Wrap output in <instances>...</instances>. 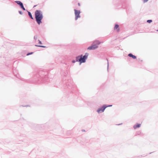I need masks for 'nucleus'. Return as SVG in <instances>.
Returning <instances> with one entry per match:
<instances>
[{"instance_id": "f257e3e1", "label": "nucleus", "mask_w": 158, "mask_h": 158, "mask_svg": "<svg viewBox=\"0 0 158 158\" xmlns=\"http://www.w3.org/2000/svg\"><path fill=\"white\" fill-rule=\"evenodd\" d=\"M48 72L46 71L40 70L34 77L35 80V82L37 83H40L47 80Z\"/></svg>"}, {"instance_id": "f03ea898", "label": "nucleus", "mask_w": 158, "mask_h": 158, "mask_svg": "<svg viewBox=\"0 0 158 158\" xmlns=\"http://www.w3.org/2000/svg\"><path fill=\"white\" fill-rule=\"evenodd\" d=\"M88 55L89 54L88 53H85L84 56L82 55H79L76 57V60H72V62L74 63L76 62H79V65H80L81 63L86 62Z\"/></svg>"}, {"instance_id": "7ed1b4c3", "label": "nucleus", "mask_w": 158, "mask_h": 158, "mask_svg": "<svg viewBox=\"0 0 158 158\" xmlns=\"http://www.w3.org/2000/svg\"><path fill=\"white\" fill-rule=\"evenodd\" d=\"M35 21L38 25L42 23V20L43 18L42 11L40 10H37L35 12Z\"/></svg>"}, {"instance_id": "20e7f679", "label": "nucleus", "mask_w": 158, "mask_h": 158, "mask_svg": "<svg viewBox=\"0 0 158 158\" xmlns=\"http://www.w3.org/2000/svg\"><path fill=\"white\" fill-rule=\"evenodd\" d=\"M66 86L69 89H72L73 88H76V86L74 85L72 80L71 79H68L66 83Z\"/></svg>"}, {"instance_id": "39448f33", "label": "nucleus", "mask_w": 158, "mask_h": 158, "mask_svg": "<svg viewBox=\"0 0 158 158\" xmlns=\"http://www.w3.org/2000/svg\"><path fill=\"white\" fill-rule=\"evenodd\" d=\"M74 10L75 15V19L77 20L78 18L81 17L80 14L81 12L80 10H77L76 9H74Z\"/></svg>"}, {"instance_id": "423d86ee", "label": "nucleus", "mask_w": 158, "mask_h": 158, "mask_svg": "<svg viewBox=\"0 0 158 158\" xmlns=\"http://www.w3.org/2000/svg\"><path fill=\"white\" fill-rule=\"evenodd\" d=\"M106 106H105L104 104L101 107L99 108L97 110V111L98 113H100L104 112L105 109H106Z\"/></svg>"}, {"instance_id": "0eeeda50", "label": "nucleus", "mask_w": 158, "mask_h": 158, "mask_svg": "<svg viewBox=\"0 0 158 158\" xmlns=\"http://www.w3.org/2000/svg\"><path fill=\"white\" fill-rule=\"evenodd\" d=\"M98 47V46L96 44H93L91 45V46L88 47L87 48V49L88 50H94L97 48Z\"/></svg>"}, {"instance_id": "6e6552de", "label": "nucleus", "mask_w": 158, "mask_h": 158, "mask_svg": "<svg viewBox=\"0 0 158 158\" xmlns=\"http://www.w3.org/2000/svg\"><path fill=\"white\" fill-rule=\"evenodd\" d=\"M128 56L132 58V59H135L137 58L136 56L133 55V54L131 53H130L129 54H128Z\"/></svg>"}, {"instance_id": "1a4fd4ad", "label": "nucleus", "mask_w": 158, "mask_h": 158, "mask_svg": "<svg viewBox=\"0 0 158 158\" xmlns=\"http://www.w3.org/2000/svg\"><path fill=\"white\" fill-rule=\"evenodd\" d=\"M114 30H116L117 32H119V26L118 24H115L114 27Z\"/></svg>"}, {"instance_id": "9d476101", "label": "nucleus", "mask_w": 158, "mask_h": 158, "mask_svg": "<svg viewBox=\"0 0 158 158\" xmlns=\"http://www.w3.org/2000/svg\"><path fill=\"white\" fill-rule=\"evenodd\" d=\"M15 2V3H16V4H17L18 5H19V6H21L23 4V3L20 1H16Z\"/></svg>"}, {"instance_id": "9b49d317", "label": "nucleus", "mask_w": 158, "mask_h": 158, "mask_svg": "<svg viewBox=\"0 0 158 158\" xmlns=\"http://www.w3.org/2000/svg\"><path fill=\"white\" fill-rule=\"evenodd\" d=\"M141 126L140 124L137 123L136 124L134 125L133 127L134 129H136L138 128L139 127Z\"/></svg>"}, {"instance_id": "f8f14e48", "label": "nucleus", "mask_w": 158, "mask_h": 158, "mask_svg": "<svg viewBox=\"0 0 158 158\" xmlns=\"http://www.w3.org/2000/svg\"><path fill=\"white\" fill-rule=\"evenodd\" d=\"M13 73L15 76H16L17 77L19 78V74H18V73L16 72L15 70L13 71Z\"/></svg>"}, {"instance_id": "ddd939ff", "label": "nucleus", "mask_w": 158, "mask_h": 158, "mask_svg": "<svg viewBox=\"0 0 158 158\" xmlns=\"http://www.w3.org/2000/svg\"><path fill=\"white\" fill-rule=\"evenodd\" d=\"M27 10L28 12V14L29 17V18L32 19H33L34 18L33 17L32 14H31V12H30L29 11H28Z\"/></svg>"}, {"instance_id": "4468645a", "label": "nucleus", "mask_w": 158, "mask_h": 158, "mask_svg": "<svg viewBox=\"0 0 158 158\" xmlns=\"http://www.w3.org/2000/svg\"><path fill=\"white\" fill-rule=\"evenodd\" d=\"M101 42L98 40L95 41L94 42V44H96L98 46L101 44Z\"/></svg>"}, {"instance_id": "2eb2a0df", "label": "nucleus", "mask_w": 158, "mask_h": 158, "mask_svg": "<svg viewBox=\"0 0 158 158\" xmlns=\"http://www.w3.org/2000/svg\"><path fill=\"white\" fill-rule=\"evenodd\" d=\"M20 8L22 9L23 10H25L26 9L23 6V4L19 6Z\"/></svg>"}, {"instance_id": "dca6fc26", "label": "nucleus", "mask_w": 158, "mask_h": 158, "mask_svg": "<svg viewBox=\"0 0 158 158\" xmlns=\"http://www.w3.org/2000/svg\"><path fill=\"white\" fill-rule=\"evenodd\" d=\"M106 60H107V70L108 72L109 71V63L108 60L107 58H106Z\"/></svg>"}, {"instance_id": "f3484780", "label": "nucleus", "mask_w": 158, "mask_h": 158, "mask_svg": "<svg viewBox=\"0 0 158 158\" xmlns=\"http://www.w3.org/2000/svg\"><path fill=\"white\" fill-rule=\"evenodd\" d=\"M35 46H36V47H42V48H46V46H44L38 45H35Z\"/></svg>"}, {"instance_id": "a211bd4d", "label": "nucleus", "mask_w": 158, "mask_h": 158, "mask_svg": "<svg viewBox=\"0 0 158 158\" xmlns=\"http://www.w3.org/2000/svg\"><path fill=\"white\" fill-rule=\"evenodd\" d=\"M152 20L150 19V20H147V22L148 23H151V22H152Z\"/></svg>"}, {"instance_id": "6ab92c4d", "label": "nucleus", "mask_w": 158, "mask_h": 158, "mask_svg": "<svg viewBox=\"0 0 158 158\" xmlns=\"http://www.w3.org/2000/svg\"><path fill=\"white\" fill-rule=\"evenodd\" d=\"M33 52H28L27 54L26 55L28 56H29V55H30L33 54Z\"/></svg>"}, {"instance_id": "aec40b11", "label": "nucleus", "mask_w": 158, "mask_h": 158, "mask_svg": "<svg viewBox=\"0 0 158 158\" xmlns=\"http://www.w3.org/2000/svg\"><path fill=\"white\" fill-rule=\"evenodd\" d=\"M104 105H105V106H106V108L107 107H111V106H112V105H106V104H104Z\"/></svg>"}, {"instance_id": "412c9836", "label": "nucleus", "mask_w": 158, "mask_h": 158, "mask_svg": "<svg viewBox=\"0 0 158 158\" xmlns=\"http://www.w3.org/2000/svg\"><path fill=\"white\" fill-rule=\"evenodd\" d=\"M19 13L21 15H22L23 14V13L21 11H19Z\"/></svg>"}, {"instance_id": "4be33fe9", "label": "nucleus", "mask_w": 158, "mask_h": 158, "mask_svg": "<svg viewBox=\"0 0 158 158\" xmlns=\"http://www.w3.org/2000/svg\"><path fill=\"white\" fill-rule=\"evenodd\" d=\"M34 39L35 40H36L37 39V36L35 35L34 36Z\"/></svg>"}, {"instance_id": "5701e85b", "label": "nucleus", "mask_w": 158, "mask_h": 158, "mask_svg": "<svg viewBox=\"0 0 158 158\" xmlns=\"http://www.w3.org/2000/svg\"><path fill=\"white\" fill-rule=\"evenodd\" d=\"M142 0L144 3H145L147 2L148 1V0Z\"/></svg>"}, {"instance_id": "b1692460", "label": "nucleus", "mask_w": 158, "mask_h": 158, "mask_svg": "<svg viewBox=\"0 0 158 158\" xmlns=\"http://www.w3.org/2000/svg\"><path fill=\"white\" fill-rule=\"evenodd\" d=\"M38 41H39V44H42V42L41 41H40V40H38Z\"/></svg>"}, {"instance_id": "393cba45", "label": "nucleus", "mask_w": 158, "mask_h": 158, "mask_svg": "<svg viewBox=\"0 0 158 158\" xmlns=\"http://www.w3.org/2000/svg\"><path fill=\"white\" fill-rule=\"evenodd\" d=\"M78 5L79 6H81V4H80V3L79 2L78 3Z\"/></svg>"}, {"instance_id": "a878e982", "label": "nucleus", "mask_w": 158, "mask_h": 158, "mask_svg": "<svg viewBox=\"0 0 158 158\" xmlns=\"http://www.w3.org/2000/svg\"><path fill=\"white\" fill-rule=\"evenodd\" d=\"M26 106V107H27V106H29V105H26V106Z\"/></svg>"}, {"instance_id": "bb28decb", "label": "nucleus", "mask_w": 158, "mask_h": 158, "mask_svg": "<svg viewBox=\"0 0 158 158\" xmlns=\"http://www.w3.org/2000/svg\"><path fill=\"white\" fill-rule=\"evenodd\" d=\"M122 124V123H121V124H118L117 125H121V124Z\"/></svg>"}, {"instance_id": "cd10ccee", "label": "nucleus", "mask_w": 158, "mask_h": 158, "mask_svg": "<svg viewBox=\"0 0 158 158\" xmlns=\"http://www.w3.org/2000/svg\"><path fill=\"white\" fill-rule=\"evenodd\" d=\"M82 131H85V130H82Z\"/></svg>"}, {"instance_id": "c85d7f7f", "label": "nucleus", "mask_w": 158, "mask_h": 158, "mask_svg": "<svg viewBox=\"0 0 158 158\" xmlns=\"http://www.w3.org/2000/svg\"><path fill=\"white\" fill-rule=\"evenodd\" d=\"M36 6H37L36 5H35V6H34V7H35Z\"/></svg>"}, {"instance_id": "c756f323", "label": "nucleus", "mask_w": 158, "mask_h": 158, "mask_svg": "<svg viewBox=\"0 0 158 158\" xmlns=\"http://www.w3.org/2000/svg\"><path fill=\"white\" fill-rule=\"evenodd\" d=\"M152 152H151L150 153H149V154H150L152 153Z\"/></svg>"}, {"instance_id": "7c9ffc66", "label": "nucleus", "mask_w": 158, "mask_h": 158, "mask_svg": "<svg viewBox=\"0 0 158 158\" xmlns=\"http://www.w3.org/2000/svg\"><path fill=\"white\" fill-rule=\"evenodd\" d=\"M157 31H158V29L157 30Z\"/></svg>"}, {"instance_id": "2f4dec72", "label": "nucleus", "mask_w": 158, "mask_h": 158, "mask_svg": "<svg viewBox=\"0 0 158 158\" xmlns=\"http://www.w3.org/2000/svg\"><path fill=\"white\" fill-rule=\"evenodd\" d=\"M65 83H66V84L67 83V82L66 83V82H65Z\"/></svg>"}]
</instances>
